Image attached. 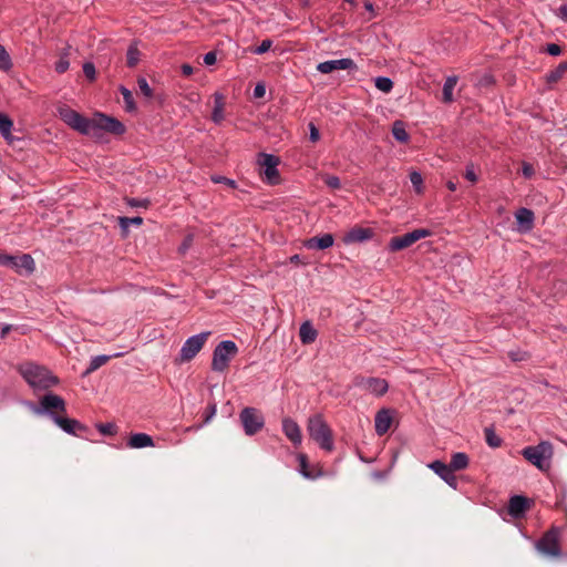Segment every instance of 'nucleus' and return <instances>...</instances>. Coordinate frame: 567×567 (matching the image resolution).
<instances>
[{"label":"nucleus","mask_w":567,"mask_h":567,"mask_svg":"<svg viewBox=\"0 0 567 567\" xmlns=\"http://www.w3.org/2000/svg\"><path fill=\"white\" fill-rule=\"evenodd\" d=\"M307 431L320 449L332 452L334 449L333 435L330 426L326 422L322 414L311 415L307 421Z\"/></svg>","instance_id":"1"},{"label":"nucleus","mask_w":567,"mask_h":567,"mask_svg":"<svg viewBox=\"0 0 567 567\" xmlns=\"http://www.w3.org/2000/svg\"><path fill=\"white\" fill-rule=\"evenodd\" d=\"M19 372L32 388L48 389L58 383V379L47 368L34 363L21 364Z\"/></svg>","instance_id":"2"},{"label":"nucleus","mask_w":567,"mask_h":567,"mask_svg":"<svg viewBox=\"0 0 567 567\" xmlns=\"http://www.w3.org/2000/svg\"><path fill=\"white\" fill-rule=\"evenodd\" d=\"M522 455L530 464L545 472L550 467V461L554 455V447L550 442L542 441L537 445L524 447L522 450Z\"/></svg>","instance_id":"3"},{"label":"nucleus","mask_w":567,"mask_h":567,"mask_svg":"<svg viewBox=\"0 0 567 567\" xmlns=\"http://www.w3.org/2000/svg\"><path fill=\"white\" fill-rule=\"evenodd\" d=\"M238 353V347L231 340L221 341L213 352L212 370L224 372L228 369L233 358Z\"/></svg>","instance_id":"4"},{"label":"nucleus","mask_w":567,"mask_h":567,"mask_svg":"<svg viewBox=\"0 0 567 567\" xmlns=\"http://www.w3.org/2000/svg\"><path fill=\"white\" fill-rule=\"evenodd\" d=\"M101 131H105L111 134L121 135L125 132V126L116 118L96 113L90 120V134L91 136H97Z\"/></svg>","instance_id":"5"},{"label":"nucleus","mask_w":567,"mask_h":567,"mask_svg":"<svg viewBox=\"0 0 567 567\" xmlns=\"http://www.w3.org/2000/svg\"><path fill=\"white\" fill-rule=\"evenodd\" d=\"M58 114L60 118L69 125L71 128L80 132L81 134H90V120L79 112L74 111L68 105H61L58 107Z\"/></svg>","instance_id":"6"},{"label":"nucleus","mask_w":567,"mask_h":567,"mask_svg":"<svg viewBox=\"0 0 567 567\" xmlns=\"http://www.w3.org/2000/svg\"><path fill=\"white\" fill-rule=\"evenodd\" d=\"M559 537H560V529L558 527H551L536 543V545H535L536 549L545 556L560 557L561 550H560Z\"/></svg>","instance_id":"7"},{"label":"nucleus","mask_w":567,"mask_h":567,"mask_svg":"<svg viewBox=\"0 0 567 567\" xmlns=\"http://www.w3.org/2000/svg\"><path fill=\"white\" fill-rule=\"evenodd\" d=\"M246 435L252 436L258 433L265 425L262 414L255 408H245L239 414Z\"/></svg>","instance_id":"8"},{"label":"nucleus","mask_w":567,"mask_h":567,"mask_svg":"<svg viewBox=\"0 0 567 567\" xmlns=\"http://www.w3.org/2000/svg\"><path fill=\"white\" fill-rule=\"evenodd\" d=\"M432 231L425 228H417L402 236L392 237L389 241V249L391 251H399L412 246L420 239L430 237Z\"/></svg>","instance_id":"9"},{"label":"nucleus","mask_w":567,"mask_h":567,"mask_svg":"<svg viewBox=\"0 0 567 567\" xmlns=\"http://www.w3.org/2000/svg\"><path fill=\"white\" fill-rule=\"evenodd\" d=\"M279 162V157L272 154L260 153L258 155L257 163L261 168V174L265 176V179L270 185L278 184L279 182V172L277 168Z\"/></svg>","instance_id":"10"},{"label":"nucleus","mask_w":567,"mask_h":567,"mask_svg":"<svg viewBox=\"0 0 567 567\" xmlns=\"http://www.w3.org/2000/svg\"><path fill=\"white\" fill-rule=\"evenodd\" d=\"M210 332H202L189 337L179 351V361H190L203 349Z\"/></svg>","instance_id":"11"},{"label":"nucleus","mask_w":567,"mask_h":567,"mask_svg":"<svg viewBox=\"0 0 567 567\" xmlns=\"http://www.w3.org/2000/svg\"><path fill=\"white\" fill-rule=\"evenodd\" d=\"M355 385L377 396L385 394L389 389L388 382L381 378H358Z\"/></svg>","instance_id":"12"},{"label":"nucleus","mask_w":567,"mask_h":567,"mask_svg":"<svg viewBox=\"0 0 567 567\" xmlns=\"http://www.w3.org/2000/svg\"><path fill=\"white\" fill-rule=\"evenodd\" d=\"M7 267L16 270L20 275H31L35 269V264L32 256L29 254L20 256L10 255Z\"/></svg>","instance_id":"13"},{"label":"nucleus","mask_w":567,"mask_h":567,"mask_svg":"<svg viewBox=\"0 0 567 567\" xmlns=\"http://www.w3.org/2000/svg\"><path fill=\"white\" fill-rule=\"evenodd\" d=\"M436 475H439L449 486L456 489L457 488V478L454 475V471L442 461H433L429 465Z\"/></svg>","instance_id":"14"},{"label":"nucleus","mask_w":567,"mask_h":567,"mask_svg":"<svg viewBox=\"0 0 567 567\" xmlns=\"http://www.w3.org/2000/svg\"><path fill=\"white\" fill-rule=\"evenodd\" d=\"M357 65L350 58L340 60H329L317 65V70L322 74H328L337 70H355Z\"/></svg>","instance_id":"15"},{"label":"nucleus","mask_w":567,"mask_h":567,"mask_svg":"<svg viewBox=\"0 0 567 567\" xmlns=\"http://www.w3.org/2000/svg\"><path fill=\"white\" fill-rule=\"evenodd\" d=\"M40 404H41V410H39L38 412L44 411V412H48L50 415H51V413H53L52 412L53 410L62 412V413H65V410H66L64 400L61 396L53 394V393L45 394L41 399Z\"/></svg>","instance_id":"16"},{"label":"nucleus","mask_w":567,"mask_h":567,"mask_svg":"<svg viewBox=\"0 0 567 567\" xmlns=\"http://www.w3.org/2000/svg\"><path fill=\"white\" fill-rule=\"evenodd\" d=\"M282 432L286 437L295 445L299 446L302 442L301 429L296 421L290 417L282 420Z\"/></svg>","instance_id":"17"},{"label":"nucleus","mask_w":567,"mask_h":567,"mask_svg":"<svg viewBox=\"0 0 567 567\" xmlns=\"http://www.w3.org/2000/svg\"><path fill=\"white\" fill-rule=\"evenodd\" d=\"M51 419L61 430H63L68 434H76V431H84L86 429L79 421L61 416L55 413H51Z\"/></svg>","instance_id":"18"},{"label":"nucleus","mask_w":567,"mask_h":567,"mask_svg":"<svg viewBox=\"0 0 567 567\" xmlns=\"http://www.w3.org/2000/svg\"><path fill=\"white\" fill-rule=\"evenodd\" d=\"M374 235V231L371 228L363 227H353L350 229L343 237V243L355 244V243H364L370 240Z\"/></svg>","instance_id":"19"},{"label":"nucleus","mask_w":567,"mask_h":567,"mask_svg":"<svg viewBox=\"0 0 567 567\" xmlns=\"http://www.w3.org/2000/svg\"><path fill=\"white\" fill-rule=\"evenodd\" d=\"M393 421L392 411L390 409H381L374 417V427L378 435H384L391 427Z\"/></svg>","instance_id":"20"},{"label":"nucleus","mask_w":567,"mask_h":567,"mask_svg":"<svg viewBox=\"0 0 567 567\" xmlns=\"http://www.w3.org/2000/svg\"><path fill=\"white\" fill-rule=\"evenodd\" d=\"M528 508V501L520 495H514L508 503V513L513 517H520Z\"/></svg>","instance_id":"21"},{"label":"nucleus","mask_w":567,"mask_h":567,"mask_svg":"<svg viewBox=\"0 0 567 567\" xmlns=\"http://www.w3.org/2000/svg\"><path fill=\"white\" fill-rule=\"evenodd\" d=\"M126 445L130 449H144L153 447L155 443L153 437L146 433H134L130 436Z\"/></svg>","instance_id":"22"},{"label":"nucleus","mask_w":567,"mask_h":567,"mask_svg":"<svg viewBox=\"0 0 567 567\" xmlns=\"http://www.w3.org/2000/svg\"><path fill=\"white\" fill-rule=\"evenodd\" d=\"M333 243H334L333 236L331 234H324L319 237L316 236V237L309 238L305 245L308 249L323 250V249L330 248L333 245Z\"/></svg>","instance_id":"23"},{"label":"nucleus","mask_w":567,"mask_h":567,"mask_svg":"<svg viewBox=\"0 0 567 567\" xmlns=\"http://www.w3.org/2000/svg\"><path fill=\"white\" fill-rule=\"evenodd\" d=\"M318 337L317 330L310 321H305L299 329V338L301 343L310 344L316 341Z\"/></svg>","instance_id":"24"},{"label":"nucleus","mask_w":567,"mask_h":567,"mask_svg":"<svg viewBox=\"0 0 567 567\" xmlns=\"http://www.w3.org/2000/svg\"><path fill=\"white\" fill-rule=\"evenodd\" d=\"M517 224L523 230H530L534 224V213L528 208H519L515 214Z\"/></svg>","instance_id":"25"},{"label":"nucleus","mask_w":567,"mask_h":567,"mask_svg":"<svg viewBox=\"0 0 567 567\" xmlns=\"http://www.w3.org/2000/svg\"><path fill=\"white\" fill-rule=\"evenodd\" d=\"M297 460L299 462V473L305 478L315 480L321 475V472L315 473L309 470L308 457L306 454H302V453L298 454Z\"/></svg>","instance_id":"26"},{"label":"nucleus","mask_w":567,"mask_h":567,"mask_svg":"<svg viewBox=\"0 0 567 567\" xmlns=\"http://www.w3.org/2000/svg\"><path fill=\"white\" fill-rule=\"evenodd\" d=\"M468 456L463 452L454 453L451 457L450 464H447L454 472L462 471L468 466Z\"/></svg>","instance_id":"27"},{"label":"nucleus","mask_w":567,"mask_h":567,"mask_svg":"<svg viewBox=\"0 0 567 567\" xmlns=\"http://www.w3.org/2000/svg\"><path fill=\"white\" fill-rule=\"evenodd\" d=\"M212 120L219 124L224 120V96L219 93L215 94V106L212 113Z\"/></svg>","instance_id":"28"},{"label":"nucleus","mask_w":567,"mask_h":567,"mask_svg":"<svg viewBox=\"0 0 567 567\" xmlns=\"http://www.w3.org/2000/svg\"><path fill=\"white\" fill-rule=\"evenodd\" d=\"M392 134H393V137L401 143H406L410 138V135L406 132L403 122H401V121H395L393 123Z\"/></svg>","instance_id":"29"},{"label":"nucleus","mask_w":567,"mask_h":567,"mask_svg":"<svg viewBox=\"0 0 567 567\" xmlns=\"http://www.w3.org/2000/svg\"><path fill=\"white\" fill-rule=\"evenodd\" d=\"M457 83L456 76H450L446 79L443 85V101L451 103L453 101V90Z\"/></svg>","instance_id":"30"},{"label":"nucleus","mask_w":567,"mask_h":567,"mask_svg":"<svg viewBox=\"0 0 567 567\" xmlns=\"http://www.w3.org/2000/svg\"><path fill=\"white\" fill-rule=\"evenodd\" d=\"M567 72V62H561L556 69L547 73L546 81L548 83L558 82Z\"/></svg>","instance_id":"31"},{"label":"nucleus","mask_w":567,"mask_h":567,"mask_svg":"<svg viewBox=\"0 0 567 567\" xmlns=\"http://www.w3.org/2000/svg\"><path fill=\"white\" fill-rule=\"evenodd\" d=\"M141 52L135 44L128 47L126 53V63L130 68H134L140 61Z\"/></svg>","instance_id":"32"},{"label":"nucleus","mask_w":567,"mask_h":567,"mask_svg":"<svg viewBox=\"0 0 567 567\" xmlns=\"http://www.w3.org/2000/svg\"><path fill=\"white\" fill-rule=\"evenodd\" d=\"M375 87L383 93H389L393 89V82L390 78L378 76L374 80Z\"/></svg>","instance_id":"33"},{"label":"nucleus","mask_w":567,"mask_h":567,"mask_svg":"<svg viewBox=\"0 0 567 567\" xmlns=\"http://www.w3.org/2000/svg\"><path fill=\"white\" fill-rule=\"evenodd\" d=\"M12 126H13V123L9 118V116L0 113V133L2 134V136L4 138H9V136L11 134Z\"/></svg>","instance_id":"34"},{"label":"nucleus","mask_w":567,"mask_h":567,"mask_svg":"<svg viewBox=\"0 0 567 567\" xmlns=\"http://www.w3.org/2000/svg\"><path fill=\"white\" fill-rule=\"evenodd\" d=\"M111 359V355H96L92 358L90 365L86 370V374L92 373L93 371L97 370L102 365H104L109 360Z\"/></svg>","instance_id":"35"},{"label":"nucleus","mask_w":567,"mask_h":567,"mask_svg":"<svg viewBox=\"0 0 567 567\" xmlns=\"http://www.w3.org/2000/svg\"><path fill=\"white\" fill-rule=\"evenodd\" d=\"M484 433H485L486 443L491 447H499L501 446L502 439L494 432L493 429L486 427Z\"/></svg>","instance_id":"36"},{"label":"nucleus","mask_w":567,"mask_h":567,"mask_svg":"<svg viewBox=\"0 0 567 567\" xmlns=\"http://www.w3.org/2000/svg\"><path fill=\"white\" fill-rule=\"evenodd\" d=\"M69 49H65V52H63L61 55H60V59L58 60V62L55 63V71L58 73H64L68 71L69 66H70V62H69Z\"/></svg>","instance_id":"37"},{"label":"nucleus","mask_w":567,"mask_h":567,"mask_svg":"<svg viewBox=\"0 0 567 567\" xmlns=\"http://www.w3.org/2000/svg\"><path fill=\"white\" fill-rule=\"evenodd\" d=\"M120 92H121V94L123 96V100L125 102L126 110L128 112L134 111L135 110V103H134V99H133L132 92L128 89H126L125 86H121L120 87Z\"/></svg>","instance_id":"38"},{"label":"nucleus","mask_w":567,"mask_h":567,"mask_svg":"<svg viewBox=\"0 0 567 567\" xmlns=\"http://www.w3.org/2000/svg\"><path fill=\"white\" fill-rule=\"evenodd\" d=\"M118 223L121 228L126 231L130 225H142L143 218L142 217H120Z\"/></svg>","instance_id":"39"},{"label":"nucleus","mask_w":567,"mask_h":567,"mask_svg":"<svg viewBox=\"0 0 567 567\" xmlns=\"http://www.w3.org/2000/svg\"><path fill=\"white\" fill-rule=\"evenodd\" d=\"M410 181L417 194L423 193V177L419 172H412L410 174Z\"/></svg>","instance_id":"40"},{"label":"nucleus","mask_w":567,"mask_h":567,"mask_svg":"<svg viewBox=\"0 0 567 567\" xmlns=\"http://www.w3.org/2000/svg\"><path fill=\"white\" fill-rule=\"evenodd\" d=\"M137 84H138V89L141 91V93L147 97V99H151L153 96V90L151 89V86L148 85L146 79L144 78H140L137 80Z\"/></svg>","instance_id":"41"},{"label":"nucleus","mask_w":567,"mask_h":567,"mask_svg":"<svg viewBox=\"0 0 567 567\" xmlns=\"http://www.w3.org/2000/svg\"><path fill=\"white\" fill-rule=\"evenodd\" d=\"M96 429L103 435H114L116 433V426L113 423H100Z\"/></svg>","instance_id":"42"},{"label":"nucleus","mask_w":567,"mask_h":567,"mask_svg":"<svg viewBox=\"0 0 567 567\" xmlns=\"http://www.w3.org/2000/svg\"><path fill=\"white\" fill-rule=\"evenodd\" d=\"M11 68V60L6 49L0 44V69L8 70Z\"/></svg>","instance_id":"43"},{"label":"nucleus","mask_w":567,"mask_h":567,"mask_svg":"<svg viewBox=\"0 0 567 567\" xmlns=\"http://www.w3.org/2000/svg\"><path fill=\"white\" fill-rule=\"evenodd\" d=\"M193 241H194V235L193 234L186 235L184 240L182 241L181 246L178 247V251L184 255L190 248V246L193 245Z\"/></svg>","instance_id":"44"},{"label":"nucleus","mask_w":567,"mask_h":567,"mask_svg":"<svg viewBox=\"0 0 567 567\" xmlns=\"http://www.w3.org/2000/svg\"><path fill=\"white\" fill-rule=\"evenodd\" d=\"M83 73L84 75L90 80V81H93L95 80V66L93 63L91 62H85L83 64Z\"/></svg>","instance_id":"45"},{"label":"nucleus","mask_w":567,"mask_h":567,"mask_svg":"<svg viewBox=\"0 0 567 567\" xmlns=\"http://www.w3.org/2000/svg\"><path fill=\"white\" fill-rule=\"evenodd\" d=\"M212 181L216 184H225L230 188H236V182L234 179L224 176H212Z\"/></svg>","instance_id":"46"},{"label":"nucleus","mask_w":567,"mask_h":567,"mask_svg":"<svg viewBox=\"0 0 567 567\" xmlns=\"http://www.w3.org/2000/svg\"><path fill=\"white\" fill-rule=\"evenodd\" d=\"M272 41L269 39L264 40L260 45H258L255 50V54H264L271 48Z\"/></svg>","instance_id":"47"},{"label":"nucleus","mask_w":567,"mask_h":567,"mask_svg":"<svg viewBox=\"0 0 567 567\" xmlns=\"http://www.w3.org/2000/svg\"><path fill=\"white\" fill-rule=\"evenodd\" d=\"M324 183L333 189H338L341 186L340 179L337 176H327L324 178Z\"/></svg>","instance_id":"48"},{"label":"nucleus","mask_w":567,"mask_h":567,"mask_svg":"<svg viewBox=\"0 0 567 567\" xmlns=\"http://www.w3.org/2000/svg\"><path fill=\"white\" fill-rule=\"evenodd\" d=\"M522 173L526 178H530L535 173L533 165L527 162H523Z\"/></svg>","instance_id":"49"},{"label":"nucleus","mask_w":567,"mask_h":567,"mask_svg":"<svg viewBox=\"0 0 567 567\" xmlns=\"http://www.w3.org/2000/svg\"><path fill=\"white\" fill-rule=\"evenodd\" d=\"M465 178L472 183H476L477 182V175L474 171V167L473 165H468L466 166V169H465Z\"/></svg>","instance_id":"50"},{"label":"nucleus","mask_w":567,"mask_h":567,"mask_svg":"<svg viewBox=\"0 0 567 567\" xmlns=\"http://www.w3.org/2000/svg\"><path fill=\"white\" fill-rule=\"evenodd\" d=\"M546 52L553 56H557L561 53V48L556 43L547 44Z\"/></svg>","instance_id":"51"},{"label":"nucleus","mask_w":567,"mask_h":567,"mask_svg":"<svg viewBox=\"0 0 567 567\" xmlns=\"http://www.w3.org/2000/svg\"><path fill=\"white\" fill-rule=\"evenodd\" d=\"M309 131H310V135H309L310 141L313 143L318 142L320 138V133H319V130L315 126V124H312V123L309 124Z\"/></svg>","instance_id":"52"},{"label":"nucleus","mask_w":567,"mask_h":567,"mask_svg":"<svg viewBox=\"0 0 567 567\" xmlns=\"http://www.w3.org/2000/svg\"><path fill=\"white\" fill-rule=\"evenodd\" d=\"M216 60H217V56H216V53L210 51V52H207L205 55H204V63L206 65H213L216 63Z\"/></svg>","instance_id":"53"},{"label":"nucleus","mask_w":567,"mask_h":567,"mask_svg":"<svg viewBox=\"0 0 567 567\" xmlns=\"http://www.w3.org/2000/svg\"><path fill=\"white\" fill-rule=\"evenodd\" d=\"M266 89L262 84H257L254 89V96L257 99L264 97Z\"/></svg>","instance_id":"54"},{"label":"nucleus","mask_w":567,"mask_h":567,"mask_svg":"<svg viewBox=\"0 0 567 567\" xmlns=\"http://www.w3.org/2000/svg\"><path fill=\"white\" fill-rule=\"evenodd\" d=\"M509 357H511V359L513 361H522V360L526 359L527 354L525 352H519V351L514 352V351H512V352H509Z\"/></svg>","instance_id":"55"},{"label":"nucleus","mask_w":567,"mask_h":567,"mask_svg":"<svg viewBox=\"0 0 567 567\" xmlns=\"http://www.w3.org/2000/svg\"><path fill=\"white\" fill-rule=\"evenodd\" d=\"M216 411H217L216 405L215 404L210 405L208 408V413L204 420V423H208L215 416Z\"/></svg>","instance_id":"56"},{"label":"nucleus","mask_w":567,"mask_h":567,"mask_svg":"<svg viewBox=\"0 0 567 567\" xmlns=\"http://www.w3.org/2000/svg\"><path fill=\"white\" fill-rule=\"evenodd\" d=\"M147 200H138V199H130L128 205L132 207H145L147 205Z\"/></svg>","instance_id":"57"},{"label":"nucleus","mask_w":567,"mask_h":567,"mask_svg":"<svg viewBox=\"0 0 567 567\" xmlns=\"http://www.w3.org/2000/svg\"><path fill=\"white\" fill-rule=\"evenodd\" d=\"M181 69H182L183 75H185V76H189L194 72L193 66L189 64H183Z\"/></svg>","instance_id":"58"},{"label":"nucleus","mask_w":567,"mask_h":567,"mask_svg":"<svg viewBox=\"0 0 567 567\" xmlns=\"http://www.w3.org/2000/svg\"><path fill=\"white\" fill-rule=\"evenodd\" d=\"M558 16H559L561 19H564V20H566V19H567V3H565V4H563V6H560V7H559V9H558Z\"/></svg>","instance_id":"59"},{"label":"nucleus","mask_w":567,"mask_h":567,"mask_svg":"<svg viewBox=\"0 0 567 567\" xmlns=\"http://www.w3.org/2000/svg\"><path fill=\"white\" fill-rule=\"evenodd\" d=\"M10 255L0 252V265L7 266Z\"/></svg>","instance_id":"60"},{"label":"nucleus","mask_w":567,"mask_h":567,"mask_svg":"<svg viewBox=\"0 0 567 567\" xmlns=\"http://www.w3.org/2000/svg\"><path fill=\"white\" fill-rule=\"evenodd\" d=\"M446 187H447L451 192H455V190H456V188H457V184H456L455 182H453V181H449V182L446 183Z\"/></svg>","instance_id":"61"},{"label":"nucleus","mask_w":567,"mask_h":567,"mask_svg":"<svg viewBox=\"0 0 567 567\" xmlns=\"http://www.w3.org/2000/svg\"><path fill=\"white\" fill-rule=\"evenodd\" d=\"M364 8H365L369 12H371L372 14L374 13V7H373L372 2L367 1V2L364 3Z\"/></svg>","instance_id":"62"},{"label":"nucleus","mask_w":567,"mask_h":567,"mask_svg":"<svg viewBox=\"0 0 567 567\" xmlns=\"http://www.w3.org/2000/svg\"><path fill=\"white\" fill-rule=\"evenodd\" d=\"M10 330V327L9 326H6L4 328H2V337H4Z\"/></svg>","instance_id":"63"},{"label":"nucleus","mask_w":567,"mask_h":567,"mask_svg":"<svg viewBox=\"0 0 567 567\" xmlns=\"http://www.w3.org/2000/svg\"><path fill=\"white\" fill-rule=\"evenodd\" d=\"M290 261H291V262H297V261H299V255H293V256L290 258Z\"/></svg>","instance_id":"64"}]
</instances>
